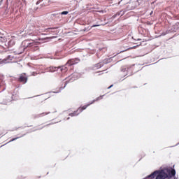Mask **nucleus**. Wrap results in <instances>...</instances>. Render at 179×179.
<instances>
[{"label": "nucleus", "instance_id": "obj_19", "mask_svg": "<svg viewBox=\"0 0 179 179\" xmlns=\"http://www.w3.org/2000/svg\"><path fill=\"white\" fill-rule=\"evenodd\" d=\"M23 2H24V3H26V0H22Z\"/></svg>", "mask_w": 179, "mask_h": 179}, {"label": "nucleus", "instance_id": "obj_15", "mask_svg": "<svg viewBox=\"0 0 179 179\" xmlns=\"http://www.w3.org/2000/svg\"><path fill=\"white\" fill-rule=\"evenodd\" d=\"M70 115H71V117H75V115H78V114H76V112H74V113H71Z\"/></svg>", "mask_w": 179, "mask_h": 179}, {"label": "nucleus", "instance_id": "obj_13", "mask_svg": "<svg viewBox=\"0 0 179 179\" xmlns=\"http://www.w3.org/2000/svg\"><path fill=\"white\" fill-rule=\"evenodd\" d=\"M101 66H103V64L98 63L95 64V68H97V69H99V68H101Z\"/></svg>", "mask_w": 179, "mask_h": 179}, {"label": "nucleus", "instance_id": "obj_18", "mask_svg": "<svg viewBox=\"0 0 179 179\" xmlns=\"http://www.w3.org/2000/svg\"><path fill=\"white\" fill-rule=\"evenodd\" d=\"M111 87H113V85H110V86H109V87H108V89H111Z\"/></svg>", "mask_w": 179, "mask_h": 179}, {"label": "nucleus", "instance_id": "obj_17", "mask_svg": "<svg viewBox=\"0 0 179 179\" xmlns=\"http://www.w3.org/2000/svg\"><path fill=\"white\" fill-rule=\"evenodd\" d=\"M98 26H100V24H98V25H93L92 27H97Z\"/></svg>", "mask_w": 179, "mask_h": 179}, {"label": "nucleus", "instance_id": "obj_3", "mask_svg": "<svg viewBox=\"0 0 179 179\" xmlns=\"http://www.w3.org/2000/svg\"><path fill=\"white\" fill-rule=\"evenodd\" d=\"M79 62H80V59L79 58L70 59L68 60L66 65H68V66H72V65H76V64H79Z\"/></svg>", "mask_w": 179, "mask_h": 179}, {"label": "nucleus", "instance_id": "obj_14", "mask_svg": "<svg viewBox=\"0 0 179 179\" xmlns=\"http://www.w3.org/2000/svg\"><path fill=\"white\" fill-rule=\"evenodd\" d=\"M68 13H69V12H68V11H63V12L60 13V15H68Z\"/></svg>", "mask_w": 179, "mask_h": 179}, {"label": "nucleus", "instance_id": "obj_4", "mask_svg": "<svg viewBox=\"0 0 179 179\" xmlns=\"http://www.w3.org/2000/svg\"><path fill=\"white\" fill-rule=\"evenodd\" d=\"M100 99H103V96H100L96 100H94L93 102H91L90 104H87V105L83 106V107L79 108L78 109V111H79V113H82V111H83V110H86L87 108V107H89V106H90V104H93V103H94V101H97V100H99Z\"/></svg>", "mask_w": 179, "mask_h": 179}, {"label": "nucleus", "instance_id": "obj_8", "mask_svg": "<svg viewBox=\"0 0 179 179\" xmlns=\"http://www.w3.org/2000/svg\"><path fill=\"white\" fill-rule=\"evenodd\" d=\"M2 52H6V48L3 45H0V54H2Z\"/></svg>", "mask_w": 179, "mask_h": 179}, {"label": "nucleus", "instance_id": "obj_5", "mask_svg": "<svg viewBox=\"0 0 179 179\" xmlns=\"http://www.w3.org/2000/svg\"><path fill=\"white\" fill-rule=\"evenodd\" d=\"M18 82H20L21 83H27V77L26 76V74H21L18 78Z\"/></svg>", "mask_w": 179, "mask_h": 179}, {"label": "nucleus", "instance_id": "obj_1", "mask_svg": "<svg viewBox=\"0 0 179 179\" xmlns=\"http://www.w3.org/2000/svg\"><path fill=\"white\" fill-rule=\"evenodd\" d=\"M169 174H170V169H164L157 171V179H166L169 178Z\"/></svg>", "mask_w": 179, "mask_h": 179}, {"label": "nucleus", "instance_id": "obj_20", "mask_svg": "<svg viewBox=\"0 0 179 179\" xmlns=\"http://www.w3.org/2000/svg\"><path fill=\"white\" fill-rule=\"evenodd\" d=\"M24 135H26V134H24L22 136H24Z\"/></svg>", "mask_w": 179, "mask_h": 179}, {"label": "nucleus", "instance_id": "obj_7", "mask_svg": "<svg viewBox=\"0 0 179 179\" xmlns=\"http://www.w3.org/2000/svg\"><path fill=\"white\" fill-rule=\"evenodd\" d=\"M48 114H51L50 112H45L40 114L36 115V118H41V117H45V115H48Z\"/></svg>", "mask_w": 179, "mask_h": 179}, {"label": "nucleus", "instance_id": "obj_12", "mask_svg": "<svg viewBox=\"0 0 179 179\" xmlns=\"http://www.w3.org/2000/svg\"><path fill=\"white\" fill-rule=\"evenodd\" d=\"M61 71L62 72H66L68 71V67L66 66V64L61 67Z\"/></svg>", "mask_w": 179, "mask_h": 179}, {"label": "nucleus", "instance_id": "obj_6", "mask_svg": "<svg viewBox=\"0 0 179 179\" xmlns=\"http://www.w3.org/2000/svg\"><path fill=\"white\" fill-rule=\"evenodd\" d=\"M145 179H157V171H155L150 176H147Z\"/></svg>", "mask_w": 179, "mask_h": 179}, {"label": "nucleus", "instance_id": "obj_2", "mask_svg": "<svg viewBox=\"0 0 179 179\" xmlns=\"http://www.w3.org/2000/svg\"><path fill=\"white\" fill-rule=\"evenodd\" d=\"M14 58H15L14 56L8 55L5 59H0V65H2V64H9V62L13 61Z\"/></svg>", "mask_w": 179, "mask_h": 179}, {"label": "nucleus", "instance_id": "obj_11", "mask_svg": "<svg viewBox=\"0 0 179 179\" xmlns=\"http://www.w3.org/2000/svg\"><path fill=\"white\" fill-rule=\"evenodd\" d=\"M34 45H37V43L36 42H34V41H32L31 43H27V45H26V47L29 48V47H33Z\"/></svg>", "mask_w": 179, "mask_h": 179}, {"label": "nucleus", "instance_id": "obj_16", "mask_svg": "<svg viewBox=\"0 0 179 179\" xmlns=\"http://www.w3.org/2000/svg\"><path fill=\"white\" fill-rule=\"evenodd\" d=\"M16 139H19V137L13 138L12 140L10 141V142H13V141H16Z\"/></svg>", "mask_w": 179, "mask_h": 179}, {"label": "nucleus", "instance_id": "obj_9", "mask_svg": "<svg viewBox=\"0 0 179 179\" xmlns=\"http://www.w3.org/2000/svg\"><path fill=\"white\" fill-rule=\"evenodd\" d=\"M171 175H169V178H171V177H174L176 176V169H172L170 171Z\"/></svg>", "mask_w": 179, "mask_h": 179}, {"label": "nucleus", "instance_id": "obj_10", "mask_svg": "<svg viewBox=\"0 0 179 179\" xmlns=\"http://www.w3.org/2000/svg\"><path fill=\"white\" fill-rule=\"evenodd\" d=\"M27 36H38V34L37 32H36V31H32V32L27 31Z\"/></svg>", "mask_w": 179, "mask_h": 179}]
</instances>
